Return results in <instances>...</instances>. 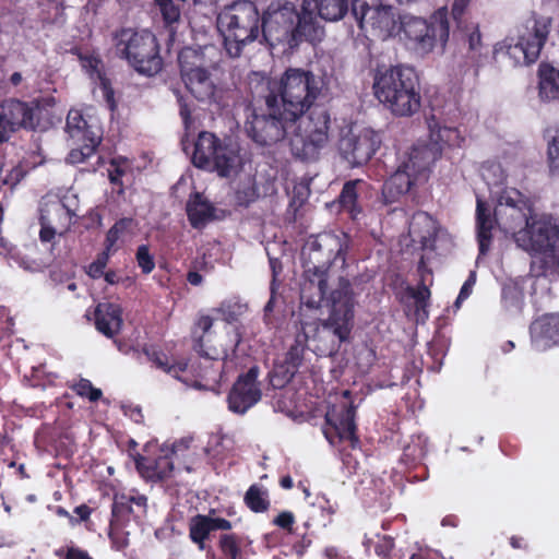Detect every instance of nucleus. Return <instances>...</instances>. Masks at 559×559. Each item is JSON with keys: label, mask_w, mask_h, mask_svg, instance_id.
I'll use <instances>...</instances> for the list:
<instances>
[{"label": "nucleus", "mask_w": 559, "mask_h": 559, "mask_svg": "<svg viewBox=\"0 0 559 559\" xmlns=\"http://www.w3.org/2000/svg\"><path fill=\"white\" fill-rule=\"evenodd\" d=\"M350 13L358 27L378 37L392 36L397 29L406 45L421 53H428L439 44L444 47L450 36V24L445 12L438 11L428 20L412 14L399 16L396 26L393 7L382 0H352Z\"/></svg>", "instance_id": "nucleus-1"}, {"label": "nucleus", "mask_w": 559, "mask_h": 559, "mask_svg": "<svg viewBox=\"0 0 559 559\" xmlns=\"http://www.w3.org/2000/svg\"><path fill=\"white\" fill-rule=\"evenodd\" d=\"M328 271L304 267L300 298L309 308H319L326 299L329 317L322 321L318 337H331L328 354L336 353L341 345L349 342L354 328L355 294L348 278L340 276L337 286L328 296Z\"/></svg>", "instance_id": "nucleus-2"}, {"label": "nucleus", "mask_w": 559, "mask_h": 559, "mask_svg": "<svg viewBox=\"0 0 559 559\" xmlns=\"http://www.w3.org/2000/svg\"><path fill=\"white\" fill-rule=\"evenodd\" d=\"M323 28L311 11H298L289 0H272L262 12V39L272 48L295 50L304 41H320Z\"/></svg>", "instance_id": "nucleus-3"}, {"label": "nucleus", "mask_w": 559, "mask_h": 559, "mask_svg": "<svg viewBox=\"0 0 559 559\" xmlns=\"http://www.w3.org/2000/svg\"><path fill=\"white\" fill-rule=\"evenodd\" d=\"M372 88L376 98L395 117H411L420 109L419 76L412 67H379Z\"/></svg>", "instance_id": "nucleus-4"}, {"label": "nucleus", "mask_w": 559, "mask_h": 559, "mask_svg": "<svg viewBox=\"0 0 559 559\" xmlns=\"http://www.w3.org/2000/svg\"><path fill=\"white\" fill-rule=\"evenodd\" d=\"M514 242L534 258L531 271L535 276L559 269V223L552 215H535L514 234Z\"/></svg>", "instance_id": "nucleus-5"}, {"label": "nucleus", "mask_w": 559, "mask_h": 559, "mask_svg": "<svg viewBox=\"0 0 559 559\" xmlns=\"http://www.w3.org/2000/svg\"><path fill=\"white\" fill-rule=\"evenodd\" d=\"M217 26L227 53L237 58L247 45L262 38V13L255 2L237 0L221 11Z\"/></svg>", "instance_id": "nucleus-6"}, {"label": "nucleus", "mask_w": 559, "mask_h": 559, "mask_svg": "<svg viewBox=\"0 0 559 559\" xmlns=\"http://www.w3.org/2000/svg\"><path fill=\"white\" fill-rule=\"evenodd\" d=\"M325 87L324 80L302 68H287L281 75L276 90L278 102L288 117L298 120L309 114L316 102L322 96Z\"/></svg>", "instance_id": "nucleus-7"}, {"label": "nucleus", "mask_w": 559, "mask_h": 559, "mask_svg": "<svg viewBox=\"0 0 559 559\" xmlns=\"http://www.w3.org/2000/svg\"><path fill=\"white\" fill-rule=\"evenodd\" d=\"M192 163L201 169L216 171L222 178L237 176L245 166L240 144L231 136L218 138L202 131L194 143Z\"/></svg>", "instance_id": "nucleus-8"}, {"label": "nucleus", "mask_w": 559, "mask_h": 559, "mask_svg": "<svg viewBox=\"0 0 559 559\" xmlns=\"http://www.w3.org/2000/svg\"><path fill=\"white\" fill-rule=\"evenodd\" d=\"M114 45L117 56L139 74L153 76L162 71L160 47L152 32L122 27L114 33Z\"/></svg>", "instance_id": "nucleus-9"}, {"label": "nucleus", "mask_w": 559, "mask_h": 559, "mask_svg": "<svg viewBox=\"0 0 559 559\" xmlns=\"http://www.w3.org/2000/svg\"><path fill=\"white\" fill-rule=\"evenodd\" d=\"M331 117L324 107H314L296 121L289 138L293 156L302 162H316L329 143Z\"/></svg>", "instance_id": "nucleus-10"}, {"label": "nucleus", "mask_w": 559, "mask_h": 559, "mask_svg": "<svg viewBox=\"0 0 559 559\" xmlns=\"http://www.w3.org/2000/svg\"><path fill=\"white\" fill-rule=\"evenodd\" d=\"M551 27L550 16L533 14L520 29L518 41L514 45L506 41L497 44L493 53L504 55L513 61V66L535 63L547 43Z\"/></svg>", "instance_id": "nucleus-11"}, {"label": "nucleus", "mask_w": 559, "mask_h": 559, "mask_svg": "<svg viewBox=\"0 0 559 559\" xmlns=\"http://www.w3.org/2000/svg\"><path fill=\"white\" fill-rule=\"evenodd\" d=\"M282 109L278 95L270 92L265 96V108L254 109L245 122V131L260 146H271L285 139L288 129L296 123Z\"/></svg>", "instance_id": "nucleus-12"}, {"label": "nucleus", "mask_w": 559, "mask_h": 559, "mask_svg": "<svg viewBox=\"0 0 559 559\" xmlns=\"http://www.w3.org/2000/svg\"><path fill=\"white\" fill-rule=\"evenodd\" d=\"M428 168L429 160L426 156H423V150L411 148L400 160L395 171L383 183L382 197L384 203L392 204L408 193Z\"/></svg>", "instance_id": "nucleus-13"}, {"label": "nucleus", "mask_w": 559, "mask_h": 559, "mask_svg": "<svg viewBox=\"0 0 559 559\" xmlns=\"http://www.w3.org/2000/svg\"><path fill=\"white\" fill-rule=\"evenodd\" d=\"M534 201L516 188H504L495 207V221L506 234H514L535 217Z\"/></svg>", "instance_id": "nucleus-14"}, {"label": "nucleus", "mask_w": 559, "mask_h": 559, "mask_svg": "<svg viewBox=\"0 0 559 559\" xmlns=\"http://www.w3.org/2000/svg\"><path fill=\"white\" fill-rule=\"evenodd\" d=\"M190 50L181 51L178 56L181 79L190 94L200 103L214 106L217 110L225 108L227 91L215 84L211 73L199 66L193 67L186 61Z\"/></svg>", "instance_id": "nucleus-15"}, {"label": "nucleus", "mask_w": 559, "mask_h": 559, "mask_svg": "<svg viewBox=\"0 0 559 559\" xmlns=\"http://www.w3.org/2000/svg\"><path fill=\"white\" fill-rule=\"evenodd\" d=\"M348 239L346 235L338 237L334 234H322L308 242L302 249L304 267L329 271L332 263L340 260L342 266L346 263Z\"/></svg>", "instance_id": "nucleus-16"}, {"label": "nucleus", "mask_w": 559, "mask_h": 559, "mask_svg": "<svg viewBox=\"0 0 559 559\" xmlns=\"http://www.w3.org/2000/svg\"><path fill=\"white\" fill-rule=\"evenodd\" d=\"M356 407L353 404L333 405L324 416L322 432L332 445L348 441L353 449L360 444L355 423Z\"/></svg>", "instance_id": "nucleus-17"}, {"label": "nucleus", "mask_w": 559, "mask_h": 559, "mask_svg": "<svg viewBox=\"0 0 559 559\" xmlns=\"http://www.w3.org/2000/svg\"><path fill=\"white\" fill-rule=\"evenodd\" d=\"M146 509L147 498L144 495H115L111 504V519L108 535L111 542L117 545L118 549H122L128 545L126 538L121 542L117 538L118 532L126 526L131 518L138 520L145 515Z\"/></svg>", "instance_id": "nucleus-18"}, {"label": "nucleus", "mask_w": 559, "mask_h": 559, "mask_svg": "<svg viewBox=\"0 0 559 559\" xmlns=\"http://www.w3.org/2000/svg\"><path fill=\"white\" fill-rule=\"evenodd\" d=\"M38 106L19 99H5L0 104V144L7 142L20 128L34 130Z\"/></svg>", "instance_id": "nucleus-19"}, {"label": "nucleus", "mask_w": 559, "mask_h": 559, "mask_svg": "<svg viewBox=\"0 0 559 559\" xmlns=\"http://www.w3.org/2000/svg\"><path fill=\"white\" fill-rule=\"evenodd\" d=\"M259 367L252 366L246 373L238 376L228 395V409L235 414L243 415L262 397L258 383Z\"/></svg>", "instance_id": "nucleus-20"}, {"label": "nucleus", "mask_w": 559, "mask_h": 559, "mask_svg": "<svg viewBox=\"0 0 559 559\" xmlns=\"http://www.w3.org/2000/svg\"><path fill=\"white\" fill-rule=\"evenodd\" d=\"M465 139L461 135L457 128L440 126L435 120L429 122V143L417 144L412 148H421L423 156H426L429 160V165L439 158L447 152L461 147Z\"/></svg>", "instance_id": "nucleus-21"}, {"label": "nucleus", "mask_w": 559, "mask_h": 559, "mask_svg": "<svg viewBox=\"0 0 559 559\" xmlns=\"http://www.w3.org/2000/svg\"><path fill=\"white\" fill-rule=\"evenodd\" d=\"M380 146L379 136L370 131L340 140V153L353 167L367 164Z\"/></svg>", "instance_id": "nucleus-22"}, {"label": "nucleus", "mask_w": 559, "mask_h": 559, "mask_svg": "<svg viewBox=\"0 0 559 559\" xmlns=\"http://www.w3.org/2000/svg\"><path fill=\"white\" fill-rule=\"evenodd\" d=\"M193 350L203 361H192L189 364L192 376L198 380L216 382L222 376V364H219L221 353L213 346H205L203 340H195L192 345Z\"/></svg>", "instance_id": "nucleus-23"}, {"label": "nucleus", "mask_w": 559, "mask_h": 559, "mask_svg": "<svg viewBox=\"0 0 559 559\" xmlns=\"http://www.w3.org/2000/svg\"><path fill=\"white\" fill-rule=\"evenodd\" d=\"M530 334L537 350L559 346V313H545L535 319L531 323Z\"/></svg>", "instance_id": "nucleus-24"}, {"label": "nucleus", "mask_w": 559, "mask_h": 559, "mask_svg": "<svg viewBox=\"0 0 559 559\" xmlns=\"http://www.w3.org/2000/svg\"><path fill=\"white\" fill-rule=\"evenodd\" d=\"M94 323L96 330L107 338H114L120 333L123 319L122 308L115 302H99L94 309Z\"/></svg>", "instance_id": "nucleus-25"}, {"label": "nucleus", "mask_w": 559, "mask_h": 559, "mask_svg": "<svg viewBox=\"0 0 559 559\" xmlns=\"http://www.w3.org/2000/svg\"><path fill=\"white\" fill-rule=\"evenodd\" d=\"M233 524L224 518H212L211 515L197 514L189 522V537L200 550L205 549V542L213 531H230Z\"/></svg>", "instance_id": "nucleus-26"}, {"label": "nucleus", "mask_w": 559, "mask_h": 559, "mask_svg": "<svg viewBox=\"0 0 559 559\" xmlns=\"http://www.w3.org/2000/svg\"><path fill=\"white\" fill-rule=\"evenodd\" d=\"M141 350L152 364V367L175 379L181 380L180 374L188 371L189 362L186 359H173L159 345L144 344Z\"/></svg>", "instance_id": "nucleus-27"}, {"label": "nucleus", "mask_w": 559, "mask_h": 559, "mask_svg": "<svg viewBox=\"0 0 559 559\" xmlns=\"http://www.w3.org/2000/svg\"><path fill=\"white\" fill-rule=\"evenodd\" d=\"M497 225L495 217L480 199H477L476 205V227H477V241L480 255H486L490 250L492 242V229Z\"/></svg>", "instance_id": "nucleus-28"}, {"label": "nucleus", "mask_w": 559, "mask_h": 559, "mask_svg": "<svg viewBox=\"0 0 559 559\" xmlns=\"http://www.w3.org/2000/svg\"><path fill=\"white\" fill-rule=\"evenodd\" d=\"M461 41L467 47V57L473 67L478 68L483 57L487 56L488 50L483 43V36L478 24L471 23L460 29Z\"/></svg>", "instance_id": "nucleus-29"}, {"label": "nucleus", "mask_w": 559, "mask_h": 559, "mask_svg": "<svg viewBox=\"0 0 559 559\" xmlns=\"http://www.w3.org/2000/svg\"><path fill=\"white\" fill-rule=\"evenodd\" d=\"M186 211L188 219L194 228L204 226L214 216V206L199 192L190 195Z\"/></svg>", "instance_id": "nucleus-30"}, {"label": "nucleus", "mask_w": 559, "mask_h": 559, "mask_svg": "<svg viewBox=\"0 0 559 559\" xmlns=\"http://www.w3.org/2000/svg\"><path fill=\"white\" fill-rule=\"evenodd\" d=\"M366 186L362 179L348 180L344 183L338 195V203L342 211L347 212L352 219H357L361 214V206L358 204V195L361 188Z\"/></svg>", "instance_id": "nucleus-31"}, {"label": "nucleus", "mask_w": 559, "mask_h": 559, "mask_svg": "<svg viewBox=\"0 0 559 559\" xmlns=\"http://www.w3.org/2000/svg\"><path fill=\"white\" fill-rule=\"evenodd\" d=\"M308 336L306 334H298L294 344L288 348L285 359L280 369H283L285 378L288 380L297 372L304 362V356L307 350Z\"/></svg>", "instance_id": "nucleus-32"}, {"label": "nucleus", "mask_w": 559, "mask_h": 559, "mask_svg": "<svg viewBox=\"0 0 559 559\" xmlns=\"http://www.w3.org/2000/svg\"><path fill=\"white\" fill-rule=\"evenodd\" d=\"M250 544L251 542L242 535L223 533L217 542L218 559H242L243 548Z\"/></svg>", "instance_id": "nucleus-33"}, {"label": "nucleus", "mask_w": 559, "mask_h": 559, "mask_svg": "<svg viewBox=\"0 0 559 559\" xmlns=\"http://www.w3.org/2000/svg\"><path fill=\"white\" fill-rule=\"evenodd\" d=\"M538 94L543 100L559 99V69L550 64L539 68Z\"/></svg>", "instance_id": "nucleus-34"}, {"label": "nucleus", "mask_w": 559, "mask_h": 559, "mask_svg": "<svg viewBox=\"0 0 559 559\" xmlns=\"http://www.w3.org/2000/svg\"><path fill=\"white\" fill-rule=\"evenodd\" d=\"M318 14L325 21L342 20L349 11L348 0H316Z\"/></svg>", "instance_id": "nucleus-35"}, {"label": "nucleus", "mask_w": 559, "mask_h": 559, "mask_svg": "<svg viewBox=\"0 0 559 559\" xmlns=\"http://www.w3.org/2000/svg\"><path fill=\"white\" fill-rule=\"evenodd\" d=\"M245 504L254 513H263L270 509L269 491L263 486L252 484L245 493Z\"/></svg>", "instance_id": "nucleus-36"}, {"label": "nucleus", "mask_w": 559, "mask_h": 559, "mask_svg": "<svg viewBox=\"0 0 559 559\" xmlns=\"http://www.w3.org/2000/svg\"><path fill=\"white\" fill-rule=\"evenodd\" d=\"M135 222L132 217H122L118 219L107 231L105 238V249L112 251L118 240L124 235L131 233Z\"/></svg>", "instance_id": "nucleus-37"}, {"label": "nucleus", "mask_w": 559, "mask_h": 559, "mask_svg": "<svg viewBox=\"0 0 559 559\" xmlns=\"http://www.w3.org/2000/svg\"><path fill=\"white\" fill-rule=\"evenodd\" d=\"M66 128L71 138H78L79 140H85L88 136L95 135L90 130L87 121L82 114L76 110L69 111Z\"/></svg>", "instance_id": "nucleus-38"}, {"label": "nucleus", "mask_w": 559, "mask_h": 559, "mask_svg": "<svg viewBox=\"0 0 559 559\" xmlns=\"http://www.w3.org/2000/svg\"><path fill=\"white\" fill-rule=\"evenodd\" d=\"M82 141L83 144L78 148L71 150L68 155V160L72 164L84 163L88 157H91L96 152V148L100 143V138L98 135H92Z\"/></svg>", "instance_id": "nucleus-39"}, {"label": "nucleus", "mask_w": 559, "mask_h": 559, "mask_svg": "<svg viewBox=\"0 0 559 559\" xmlns=\"http://www.w3.org/2000/svg\"><path fill=\"white\" fill-rule=\"evenodd\" d=\"M70 389L75 392L76 395L87 399L90 402L95 403L103 396L100 389L95 388L88 379L81 378L79 381L72 383Z\"/></svg>", "instance_id": "nucleus-40"}, {"label": "nucleus", "mask_w": 559, "mask_h": 559, "mask_svg": "<svg viewBox=\"0 0 559 559\" xmlns=\"http://www.w3.org/2000/svg\"><path fill=\"white\" fill-rule=\"evenodd\" d=\"M159 11L163 16L165 27L169 29L170 36L174 37L176 34L175 24L180 21V9L178 5L170 1L159 7Z\"/></svg>", "instance_id": "nucleus-41"}, {"label": "nucleus", "mask_w": 559, "mask_h": 559, "mask_svg": "<svg viewBox=\"0 0 559 559\" xmlns=\"http://www.w3.org/2000/svg\"><path fill=\"white\" fill-rule=\"evenodd\" d=\"M174 471V462L170 455H159L154 459L153 473L154 480H164L171 476Z\"/></svg>", "instance_id": "nucleus-42"}, {"label": "nucleus", "mask_w": 559, "mask_h": 559, "mask_svg": "<svg viewBox=\"0 0 559 559\" xmlns=\"http://www.w3.org/2000/svg\"><path fill=\"white\" fill-rule=\"evenodd\" d=\"M406 292L407 295L415 300L416 310H423L425 314H427L426 308L428 307V300L430 298L429 288L424 283H421L417 288L411 286L407 287Z\"/></svg>", "instance_id": "nucleus-43"}, {"label": "nucleus", "mask_w": 559, "mask_h": 559, "mask_svg": "<svg viewBox=\"0 0 559 559\" xmlns=\"http://www.w3.org/2000/svg\"><path fill=\"white\" fill-rule=\"evenodd\" d=\"M135 259L142 273L150 274L155 267L154 257L150 252L147 245H141L136 249Z\"/></svg>", "instance_id": "nucleus-44"}, {"label": "nucleus", "mask_w": 559, "mask_h": 559, "mask_svg": "<svg viewBox=\"0 0 559 559\" xmlns=\"http://www.w3.org/2000/svg\"><path fill=\"white\" fill-rule=\"evenodd\" d=\"M99 88L103 94V98L108 109L114 112L117 109V102L115 99V91L112 88L110 80L105 73H99Z\"/></svg>", "instance_id": "nucleus-45"}, {"label": "nucleus", "mask_w": 559, "mask_h": 559, "mask_svg": "<svg viewBox=\"0 0 559 559\" xmlns=\"http://www.w3.org/2000/svg\"><path fill=\"white\" fill-rule=\"evenodd\" d=\"M213 326V319L210 316H202L195 323V330L193 331V343L195 340H203V344L207 346L206 343L210 342V330Z\"/></svg>", "instance_id": "nucleus-46"}, {"label": "nucleus", "mask_w": 559, "mask_h": 559, "mask_svg": "<svg viewBox=\"0 0 559 559\" xmlns=\"http://www.w3.org/2000/svg\"><path fill=\"white\" fill-rule=\"evenodd\" d=\"M106 249L97 255V258L88 265L87 274L92 278H100L105 273L108 263L109 253Z\"/></svg>", "instance_id": "nucleus-47"}, {"label": "nucleus", "mask_w": 559, "mask_h": 559, "mask_svg": "<svg viewBox=\"0 0 559 559\" xmlns=\"http://www.w3.org/2000/svg\"><path fill=\"white\" fill-rule=\"evenodd\" d=\"M548 166L551 173L559 170V129L548 143L547 148Z\"/></svg>", "instance_id": "nucleus-48"}, {"label": "nucleus", "mask_w": 559, "mask_h": 559, "mask_svg": "<svg viewBox=\"0 0 559 559\" xmlns=\"http://www.w3.org/2000/svg\"><path fill=\"white\" fill-rule=\"evenodd\" d=\"M72 53L76 55L79 60L81 61L82 67L90 73H97L99 76V73H102L98 69L100 64V59L97 56L94 55H85L82 53L78 48L72 50Z\"/></svg>", "instance_id": "nucleus-49"}, {"label": "nucleus", "mask_w": 559, "mask_h": 559, "mask_svg": "<svg viewBox=\"0 0 559 559\" xmlns=\"http://www.w3.org/2000/svg\"><path fill=\"white\" fill-rule=\"evenodd\" d=\"M133 460L135 463V467H136L138 472L141 474V476L146 479L154 480V475H155L153 473L154 459L144 456V455H141L138 453L136 455H134Z\"/></svg>", "instance_id": "nucleus-50"}, {"label": "nucleus", "mask_w": 559, "mask_h": 559, "mask_svg": "<svg viewBox=\"0 0 559 559\" xmlns=\"http://www.w3.org/2000/svg\"><path fill=\"white\" fill-rule=\"evenodd\" d=\"M394 538L389 535L379 536L374 544V552L380 558H388L394 549Z\"/></svg>", "instance_id": "nucleus-51"}, {"label": "nucleus", "mask_w": 559, "mask_h": 559, "mask_svg": "<svg viewBox=\"0 0 559 559\" xmlns=\"http://www.w3.org/2000/svg\"><path fill=\"white\" fill-rule=\"evenodd\" d=\"M272 523L280 528L292 533L295 524V515L292 511H282L273 519Z\"/></svg>", "instance_id": "nucleus-52"}, {"label": "nucleus", "mask_w": 559, "mask_h": 559, "mask_svg": "<svg viewBox=\"0 0 559 559\" xmlns=\"http://www.w3.org/2000/svg\"><path fill=\"white\" fill-rule=\"evenodd\" d=\"M111 166H115L112 169L108 170V178L111 185L118 187L117 194L123 195L124 194V188L122 182V176L124 175V170L117 166L115 162H111Z\"/></svg>", "instance_id": "nucleus-53"}, {"label": "nucleus", "mask_w": 559, "mask_h": 559, "mask_svg": "<svg viewBox=\"0 0 559 559\" xmlns=\"http://www.w3.org/2000/svg\"><path fill=\"white\" fill-rule=\"evenodd\" d=\"M40 231L39 239L41 242H50L56 236V229L49 226L46 217L41 214L39 217Z\"/></svg>", "instance_id": "nucleus-54"}, {"label": "nucleus", "mask_w": 559, "mask_h": 559, "mask_svg": "<svg viewBox=\"0 0 559 559\" xmlns=\"http://www.w3.org/2000/svg\"><path fill=\"white\" fill-rule=\"evenodd\" d=\"M469 4V0H454L451 13L454 20L460 21Z\"/></svg>", "instance_id": "nucleus-55"}, {"label": "nucleus", "mask_w": 559, "mask_h": 559, "mask_svg": "<svg viewBox=\"0 0 559 559\" xmlns=\"http://www.w3.org/2000/svg\"><path fill=\"white\" fill-rule=\"evenodd\" d=\"M178 103H179V115L183 121L185 127L188 128L191 123V109H190L189 105L187 104V102L182 97L178 98Z\"/></svg>", "instance_id": "nucleus-56"}, {"label": "nucleus", "mask_w": 559, "mask_h": 559, "mask_svg": "<svg viewBox=\"0 0 559 559\" xmlns=\"http://www.w3.org/2000/svg\"><path fill=\"white\" fill-rule=\"evenodd\" d=\"M92 512H93V509L85 503L75 507L73 510V513L78 516V518H75L78 521V524L80 522H86L90 519Z\"/></svg>", "instance_id": "nucleus-57"}, {"label": "nucleus", "mask_w": 559, "mask_h": 559, "mask_svg": "<svg viewBox=\"0 0 559 559\" xmlns=\"http://www.w3.org/2000/svg\"><path fill=\"white\" fill-rule=\"evenodd\" d=\"M474 284H475V278H472V276H469L465 281V283L462 285V287L460 289V293H459V296L456 298V301H455L456 306H459V304L461 301L465 300L471 295L472 287H473Z\"/></svg>", "instance_id": "nucleus-58"}, {"label": "nucleus", "mask_w": 559, "mask_h": 559, "mask_svg": "<svg viewBox=\"0 0 559 559\" xmlns=\"http://www.w3.org/2000/svg\"><path fill=\"white\" fill-rule=\"evenodd\" d=\"M310 545H311V539L308 538L306 535H304L300 540L296 542L293 545V551L298 557H302L306 554V551Z\"/></svg>", "instance_id": "nucleus-59"}, {"label": "nucleus", "mask_w": 559, "mask_h": 559, "mask_svg": "<svg viewBox=\"0 0 559 559\" xmlns=\"http://www.w3.org/2000/svg\"><path fill=\"white\" fill-rule=\"evenodd\" d=\"M66 557L67 559H93L86 550L78 547H68Z\"/></svg>", "instance_id": "nucleus-60"}, {"label": "nucleus", "mask_w": 559, "mask_h": 559, "mask_svg": "<svg viewBox=\"0 0 559 559\" xmlns=\"http://www.w3.org/2000/svg\"><path fill=\"white\" fill-rule=\"evenodd\" d=\"M10 325L11 320L5 318L4 311L0 309V341L10 333Z\"/></svg>", "instance_id": "nucleus-61"}, {"label": "nucleus", "mask_w": 559, "mask_h": 559, "mask_svg": "<svg viewBox=\"0 0 559 559\" xmlns=\"http://www.w3.org/2000/svg\"><path fill=\"white\" fill-rule=\"evenodd\" d=\"M187 281L192 286H199L203 282V276L197 271H189L187 274Z\"/></svg>", "instance_id": "nucleus-62"}, {"label": "nucleus", "mask_w": 559, "mask_h": 559, "mask_svg": "<svg viewBox=\"0 0 559 559\" xmlns=\"http://www.w3.org/2000/svg\"><path fill=\"white\" fill-rule=\"evenodd\" d=\"M324 556L326 559H344L335 546L325 547Z\"/></svg>", "instance_id": "nucleus-63"}, {"label": "nucleus", "mask_w": 559, "mask_h": 559, "mask_svg": "<svg viewBox=\"0 0 559 559\" xmlns=\"http://www.w3.org/2000/svg\"><path fill=\"white\" fill-rule=\"evenodd\" d=\"M510 546L513 549H524L526 548V544L524 543V538L521 536L513 535L509 539Z\"/></svg>", "instance_id": "nucleus-64"}]
</instances>
